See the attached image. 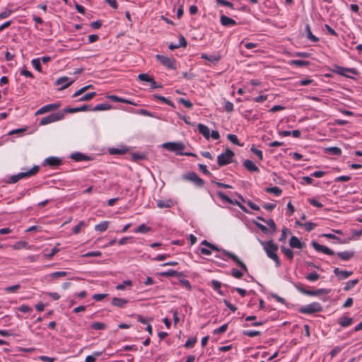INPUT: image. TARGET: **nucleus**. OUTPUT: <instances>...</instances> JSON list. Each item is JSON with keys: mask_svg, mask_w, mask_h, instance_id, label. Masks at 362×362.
I'll use <instances>...</instances> for the list:
<instances>
[{"mask_svg": "<svg viewBox=\"0 0 362 362\" xmlns=\"http://www.w3.org/2000/svg\"><path fill=\"white\" fill-rule=\"evenodd\" d=\"M31 63H32L33 66H34V68L37 71H38L39 72H42V66H41L40 58L33 59L32 60Z\"/></svg>", "mask_w": 362, "mask_h": 362, "instance_id": "nucleus-55", "label": "nucleus"}, {"mask_svg": "<svg viewBox=\"0 0 362 362\" xmlns=\"http://www.w3.org/2000/svg\"><path fill=\"white\" fill-rule=\"evenodd\" d=\"M73 82L74 81H70L69 77L63 76L59 78L57 80L55 84L57 86H60V89H64L68 88L71 84H72Z\"/></svg>", "mask_w": 362, "mask_h": 362, "instance_id": "nucleus-18", "label": "nucleus"}, {"mask_svg": "<svg viewBox=\"0 0 362 362\" xmlns=\"http://www.w3.org/2000/svg\"><path fill=\"white\" fill-rule=\"evenodd\" d=\"M91 87H92L91 85L83 86V88H81L79 90H78L76 92H75L73 94L72 98H77V97L80 96L81 95L84 93L86 90H88Z\"/></svg>", "mask_w": 362, "mask_h": 362, "instance_id": "nucleus-47", "label": "nucleus"}, {"mask_svg": "<svg viewBox=\"0 0 362 362\" xmlns=\"http://www.w3.org/2000/svg\"><path fill=\"white\" fill-rule=\"evenodd\" d=\"M173 206V202L171 200H158L157 202V206L163 209V208H170Z\"/></svg>", "mask_w": 362, "mask_h": 362, "instance_id": "nucleus-38", "label": "nucleus"}, {"mask_svg": "<svg viewBox=\"0 0 362 362\" xmlns=\"http://www.w3.org/2000/svg\"><path fill=\"white\" fill-rule=\"evenodd\" d=\"M161 276L163 277H173V276H180L182 275L181 272H178L177 271L169 269L167 272H163L160 274Z\"/></svg>", "mask_w": 362, "mask_h": 362, "instance_id": "nucleus-30", "label": "nucleus"}, {"mask_svg": "<svg viewBox=\"0 0 362 362\" xmlns=\"http://www.w3.org/2000/svg\"><path fill=\"white\" fill-rule=\"evenodd\" d=\"M260 243L262 245L267 257L275 262L276 267H279L281 266V261L276 254L279 249L278 245L274 243L273 240H269L267 242L260 240Z\"/></svg>", "mask_w": 362, "mask_h": 362, "instance_id": "nucleus-1", "label": "nucleus"}, {"mask_svg": "<svg viewBox=\"0 0 362 362\" xmlns=\"http://www.w3.org/2000/svg\"><path fill=\"white\" fill-rule=\"evenodd\" d=\"M21 288L20 284L6 287L4 290L7 293H16Z\"/></svg>", "mask_w": 362, "mask_h": 362, "instance_id": "nucleus-44", "label": "nucleus"}, {"mask_svg": "<svg viewBox=\"0 0 362 362\" xmlns=\"http://www.w3.org/2000/svg\"><path fill=\"white\" fill-rule=\"evenodd\" d=\"M138 78L141 81H146V82H149L151 81H152V77H151L149 75H148L147 74H140L139 76H138Z\"/></svg>", "mask_w": 362, "mask_h": 362, "instance_id": "nucleus-62", "label": "nucleus"}, {"mask_svg": "<svg viewBox=\"0 0 362 362\" xmlns=\"http://www.w3.org/2000/svg\"><path fill=\"white\" fill-rule=\"evenodd\" d=\"M109 221H105L95 226V230L98 232L105 231L109 226Z\"/></svg>", "mask_w": 362, "mask_h": 362, "instance_id": "nucleus-31", "label": "nucleus"}, {"mask_svg": "<svg viewBox=\"0 0 362 362\" xmlns=\"http://www.w3.org/2000/svg\"><path fill=\"white\" fill-rule=\"evenodd\" d=\"M358 282V279H353L348 281L346 283V286L344 287V291H349L350 289L353 288Z\"/></svg>", "mask_w": 362, "mask_h": 362, "instance_id": "nucleus-46", "label": "nucleus"}, {"mask_svg": "<svg viewBox=\"0 0 362 362\" xmlns=\"http://www.w3.org/2000/svg\"><path fill=\"white\" fill-rule=\"evenodd\" d=\"M289 245L291 248L303 249L304 247V243H301L296 236H291Z\"/></svg>", "mask_w": 362, "mask_h": 362, "instance_id": "nucleus-22", "label": "nucleus"}, {"mask_svg": "<svg viewBox=\"0 0 362 362\" xmlns=\"http://www.w3.org/2000/svg\"><path fill=\"white\" fill-rule=\"evenodd\" d=\"M353 322V319L347 316H342L339 319V324L343 327H346L350 326Z\"/></svg>", "mask_w": 362, "mask_h": 362, "instance_id": "nucleus-28", "label": "nucleus"}, {"mask_svg": "<svg viewBox=\"0 0 362 362\" xmlns=\"http://www.w3.org/2000/svg\"><path fill=\"white\" fill-rule=\"evenodd\" d=\"M156 59L163 66L170 69H176V61L173 57H168L164 55L156 54Z\"/></svg>", "mask_w": 362, "mask_h": 362, "instance_id": "nucleus-9", "label": "nucleus"}, {"mask_svg": "<svg viewBox=\"0 0 362 362\" xmlns=\"http://www.w3.org/2000/svg\"><path fill=\"white\" fill-rule=\"evenodd\" d=\"M132 285V282L131 280H126L123 281L122 284L117 285L116 289L119 291H123L125 289L126 286H131Z\"/></svg>", "mask_w": 362, "mask_h": 362, "instance_id": "nucleus-50", "label": "nucleus"}, {"mask_svg": "<svg viewBox=\"0 0 362 362\" xmlns=\"http://www.w3.org/2000/svg\"><path fill=\"white\" fill-rule=\"evenodd\" d=\"M337 255L341 259L347 261L354 256V252L343 251L338 252Z\"/></svg>", "mask_w": 362, "mask_h": 362, "instance_id": "nucleus-27", "label": "nucleus"}, {"mask_svg": "<svg viewBox=\"0 0 362 362\" xmlns=\"http://www.w3.org/2000/svg\"><path fill=\"white\" fill-rule=\"evenodd\" d=\"M231 275L235 279H241L243 276V272L237 269H233L231 270Z\"/></svg>", "mask_w": 362, "mask_h": 362, "instance_id": "nucleus-60", "label": "nucleus"}, {"mask_svg": "<svg viewBox=\"0 0 362 362\" xmlns=\"http://www.w3.org/2000/svg\"><path fill=\"white\" fill-rule=\"evenodd\" d=\"M71 158L74 160L75 161H83L88 160V156L86 155L81 153H72L71 156Z\"/></svg>", "mask_w": 362, "mask_h": 362, "instance_id": "nucleus-39", "label": "nucleus"}, {"mask_svg": "<svg viewBox=\"0 0 362 362\" xmlns=\"http://www.w3.org/2000/svg\"><path fill=\"white\" fill-rule=\"evenodd\" d=\"M320 276L319 274H317L315 272H313L308 274L305 276V279L309 281H315L318 280L320 279Z\"/></svg>", "mask_w": 362, "mask_h": 362, "instance_id": "nucleus-48", "label": "nucleus"}, {"mask_svg": "<svg viewBox=\"0 0 362 362\" xmlns=\"http://www.w3.org/2000/svg\"><path fill=\"white\" fill-rule=\"evenodd\" d=\"M108 98H110L113 102H116V103H126V104L132 105L134 106L138 105V104L133 100L122 98L118 97L115 95H109Z\"/></svg>", "mask_w": 362, "mask_h": 362, "instance_id": "nucleus-20", "label": "nucleus"}, {"mask_svg": "<svg viewBox=\"0 0 362 362\" xmlns=\"http://www.w3.org/2000/svg\"><path fill=\"white\" fill-rule=\"evenodd\" d=\"M201 58L215 64L221 60V56L219 54L209 55L206 53H202L201 54Z\"/></svg>", "mask_w": 362, "mask_h": 362, "instance_id": "nucleus-23", "label": "nucleus"}, {"mask_svg": "<svg viewBox=\"0 0 362 362\" xmlns=\"http://www.w3.org/2000/svg\"><path fill=\"white\" fill-rule=\"evenodd\" d=\"M103 351H95L92 355L87 356L85 362H95L97 358L102 356Z\"/></svg>", "mask_w": 362, "mask_h": 362, "instance_id": "nucleus-37", "label": "nucleus"}, {"mask_svg": "<svg viewBox=\"0 0 362 362\" xmlns=\"http://www.w3.org/2000/svg\"><path fill=\"white\" fill-rule=\"evenodd\" d=\"M95 92L88 93L78 99V101H88L93 98L96 95Z\"/></svg>", "mask_w": 362, "mask_h": 362, "instance_id": "nucleus-45", "label": "nucleus"}, {"mask_svg": "<svg viewBox=\"0 0 362 362\" xmlns=\"http://www.w3.org/2000/svg\"><path fill=\"white\" fill-rule=\"evenodd\" d=\"M60 106L59 104L57 103H52V104H47L46 105L42 106L40 107L35 113L36 115H42L48 112L54 111L57 110Z\"/></svg>", "mask_w": 362, "mask_h": 362, "instance_id": "nucleus-15", "label": "nucleus"}, {"mask_svg": "<svg viewBox=\"0 0 362 362\" xmlns=\"http://www.w3.org/2000/svg\"><path fill=\"white\" fill-rule=\"evenodd\" d=\"M308 202L312 206H315L317 208H322L323 207V204L322 203L319 202L317 199H315L314 198L308 199Z\"/></svg>", "mask_w": 362, "mask_h": 362, "instance_id": "nucleus-59", "label": "nucleus"}, {"mask_svg": "<svg viewBox=\"0 0 362 362\" xmlns=\"http://www.w3.org/2000/svg\"><path fill=\"white\" fill-rule=\"evenodd\" d=\"M296 288L301 293L308 295V296H320L324 294H327L329 293V291L326 288H319L316 291H311L307 289L308 286L302 284H298L295 286Z\"/></svg>", "mask_w": 362, "mask_h": 362, "instance_id": "nucleus-5", "label": "nucleus"}, {"mask_svg": "<svg viewBox=\"0 0 362 362\" xmlns=\"http://www.w3.org/2000/svg\"><path fill=\"white\" fill-rule=\"evenodd\" d=\"M198 130L200 134H202L204 138L207 140L210 138V130L209 128L203 124H198Z\"/></svg>", "mask_w": 362, "mask_h": 362, "instance_id": "nucleus-25", "label": "nucleus"}, {"mask_svg": "<svg viewBox=\"0 0 362 362\" xmlns=\"http://www.w3.org/2000/svg\"><path fill=\"white\" fill-rule=\"evenodd\" d=\"M162 146L171 152H175L177 155H185L188 156H194L195 155L192 153H182L185 148V145L182 142H166L164 143Z\"/></svg>", "mask_w": 362, "mask_h": 362, "instance_id": "nucleus-2", "label": "nucleus"}, {"mask_svg": "<svg viewBox=\"0 0 362 362\" xmlns=\"http://www.w3.org/2000/svg\"><path fill=\"white\" fill-rule=\"evenodd\" d=\"M87 226V223L84 221H81L73 228L72 231L74 234H78L81 232L82 228H86Z\"/></svg>", "mask_w": 362, "mask_h": 362, "instance_id": "nucleus-40", "label": "nucleus"}, {"mask_svg": "<svg viewBox=\"0 0 362 362\" xmlns=\"http://www.w3.org/2000/svg\"><path fill=\"white\" fill-rule=\"evenodd\" d=\"M305 33H306V37L307 38L313 42H317L319 41V38L317 37L315 35H314L313 33H312V31H311V29H310V26L309 24H307L305 25Z\"/></svg>", "mask_w": 362, "mask_h": 362, "instance_id": "nucleus-29", "label": "nucleus"}, {"mask_svg": "<svg viewBox=\"0 0 362 362\" xmlns=\"http://www.w3.org/2000/svg\"><path fill=\"white\" fill-rule=\"evenodd\" d=\"M228 329V324L221 325L219 328L214 330V334H220L224 333Z\"/></svg>", "mask_w": 362, "mask_h": 362, "instance_id": "nucleus-61", "label": "nucleus"}, {"mask_svg": "<svg viewBox=\"0 0 362 362\" xmlns=\"http://www.w3.org/2000/svg\"><path fill=\"white\" fill-rule=\"evenodd\" d=\"M223 107L227 112H231L233 111V104L230 101H226L224 103Z\"/></svg>", "mask_w": 362, "mask_h": 362, "instance_id": "nucleus-64", "label": "nucleus"}, {"mask_svg": "<svg viewBox=\"0 0 362 362\" xmlns=\"http://www.w3.org/2000/svg\"><path fill=\"white\" fill-rule=\"evenodd\" d=\"M296 223L298 224L299 226L303 227L305 229V230H307L308 232L313 230L317 226V224L315 223H313V222H307V223L303 224V223H300L298 221H297Z\"/></svg>", "mask_w": 362, "mask_h": 362, "instance_id": "nucleus-42", "label": "nucleus"}, {"mask_svg": "<svg viewBox=\"0 0 362 362\" xmlns=\"http://www.w3.org/2000/svg\"><path fill=\"white\" fill-rule=\"evenodd\" d=\"M59 251L58 248L54 247L49 253H45L44 257L47 259H51Z\"/></svg>", "mask_w": 362, "mask_h": 362, "instance_id": "nucleus-58", "label": "nucleus"}, {"mask_svg": "<svg viewBox=\"0 0 362 362\" xmlns=\"http://www.w3.org/2000/svg\"><path fill=\"white\" fill-rule=\"evenodd\" d=\"M111 105L108 103H102L97 105L91 109V111H104V110H108L111 109Z\"/></svg>", "mask_w": 362, "mask_h": 362, "instance_id": "nucleus-33", "label": "nucleus"}, {"mask_svg": "<svg viewBox=\"0 0 362 362\" xmlns=\"http://www.w3.org/2000/svg\"><path fill=\"white\" fill-rule=\"evenodd\" d=\"M250 151L255 155H256L260 160H263V153L261 150L256 148L255 146L254 145H252V147L250 148Z\"/></svg>", "mask_w": 362, "mask_h": 362, "instance_id": "nucleus-56", "label": "nucleus"}, {"mask_svg": "<svg viewBox=\"0 0 362 362\" xmlns=\"http://www.w3.org/2000/svg\"><path fill=\"white\" fill-rule=\"evenodd\" d=\"M243 166L250 172H258L259 168L255 163L250 160H245L243 162Z\"/></svg>", "mask_w": 362, "mask_h": 362, "instance_id": "nucleus-24", "label": "nucleus"}, {"mask_svg": "<svg viewBox=\"0 0 362 362\" xmlns=\"http://www.w3.org/2000/svg\"><path fill=\"white\" fill-rule=\"evenodd\" d=\"M281 250L282 253L289 259L293 260L294 257V252L290 249L287 248L285 246L281 247Z\"/></svg>", "mask_w": 362, "mask_h": 362, "instance_id": "nucleus-32", "label": "nucleus"}, {"mask_svg": "<svg viewBox=\"0 0 362 362\" xmlns=\"http://www.w3.org/2000/svg\"><path fill=\"white\" fill-rule=\"evenodd\" d=\"M151 230V228L148 227L146 224H141L136 230H134V233H146Z\"/></svg>", "mask_w": 362, "mask_h": 362, "instance_id": "nucleus-43", "label": "nucleus"}, {"mask_svg": "<svg viewBox=\"0 0 362 362\" xmlns=\"http://www.w3.org/2000/svg\"><path fill=\"white\" fill-rule=\"evenodd\" d=\"M183 179L194 182L197 187H203L204 185V181L194 172H190L184 175Z\"/></svg>", "mask_w": 362, "mask_h": 362, "instance_id": "nucleus-10", "label": "nucleus"}, {"mask_svg": "<svg viewBox=\"0 0 362 362\" xmlns=\"http://www.w3.org/2000/svg\"><path fill=\"white\" fill-rule=\"evenodd\" d=\"M234 156V152L230 148H227L222 153L218 156L217 163L219 166L228 165L233 162V158Z\"/></svg>", "mask_w": 362, "mask_h": 362, "instance_id": "nucleus-4", "label": "nucleus"}, {"mask_svg": "<svg viewBox=\"0 0 362 362\" xmlns=\"http://www.w3.org/2000/svg\"><path fill=\"white\" fill-rule=\"evenodd\" d=\"M197 337H191V338H189L187 341L185 342L184 346L186 348V349H190V348H192L194 344L197 343Z\"/></svg>", "mask_w": 362, "mask_h": 362, "instance_id": "nucleus-49", "label": "nucleus"}, {"mask_svg": "<svg viewBox=\"0 0 362 362\" xmlns=\"http://www.w3.org/2000/svg\"><path fill=\"white\" fill-rule=\"evenodd\" d=\"M62 164V160L58 157L50 156L45 160V165L56 168Z\"/></svg>", "mask_w": 362, "mask_h": 362, "instance_id": "nucleus-14", "label": "nucleus"}, {"mask_svg": "<svg viewBox=\"0 0 362 362\" xmlns=\"http://www.w3.org/2000/svg\"><path fill=\"white\" fill-rule=\"evenodd\" d=\"M107 327L103 322H94L91 325V328L96 330H103Z\"/></svg>", "mask_w": 362, "mask_h": 362, "instance_id": "nucleus-54", "label": "nucleus"}, {"mask_svg": "<svg viewBox=\"0 0 362 362\" xmlns=\"http://www.w3.org/2000/svg\"><path fill=\"white\" fill-rule=\"evenodd\" d=\"M39 170L40 167L38 165H35L26 172H21L16 175L11 176L8 179V183L13 184L18 182L21 179L30 177L36 175Z\"/></svg>", "mask_w": 362, "mask_h": 362, "instance_id": "nucleus-3", "label": "nucleus"}, {"mask_svg": "<svg viewBox=\"0 0 362 362\" xmlns=\"http://www.w3.org/2000/svg\"><path fill=\"white\" fill-rule=\"evenodd\" d=\"M201 245H205L207 247V248L206 247H200L199 248L200 253L203 255H211V250H215V251L220 250L217 246L209 243L206 240H203L202 242Z\"/></svg>", "mask_w": 362, "mask_h": 362, "instance_id": "nucleus-11", "label": "nucleus"}, {"mask_svg": "<svg viewBox=\"0 0 362 362\" xmlns=\"http://www.w3.org/2000/svg\"><path fill=\"white\" fill-rule=\"evenodd\" d=\"M66 274H67V272H53L47 276H44V279L45 280L50 281L51 278L59 279V278L66 276Z\"/></svg>", "mask_w": 362, "mask_h": 362, "instance_id": "nucleus-26", "label": "nucleus"}, {"mask_svg": "<svg viewBox=\"0 0 362 362\" xmlns=\"http://www.w3.org/2000/svg\"><path fill=\"white\" fill-rule=\"evenodd\" d=\"M228 139L233 144L242 146L243 144H240L239 140L238 139V136L235 134H228L227 135Z\"/></svg>", "mask_w": 362, "mask_h": 362, "instance_id": "nucleus-53", "label": "nucleus"}, {"mask_svg": "<svg viewBox=\"0 0 362 362\" xmlns=\"http://www.w3.org/2000/svg\"><path fill=\"white\" fill-rule=\"evenodd\" d=\"M216 1L218 4H220V5L224 6H227L232 9L234 8L233 4L231 2L228 1L226 0H216Z\"/></svg>", "mask_w": 362, "mask_h": 362, "instance_id": "nucleus-63", "label": "nucleus"}, {"mask_svg": "<svg viewBox=\"0 0 362 362\" xmlns=\"http://www.w3.org/2000/svg\"><path fill=\"white\" fill-rule=\"evenodd\" d=\"M290 233L289 230L286 227H284L281 230V236L279 239L280 242H285L287 238V235Z\"/></svg>", "mask_w": 362, "mask_h": 362, "instance_id": "nucleus-52", "label": "nucleus"}, {"mask_svg": "<svg viewBox=\"0 0 362 362\" xmlns=\"http://www.w3.org/2000/svg\"><path fill=\"white\" fill-rule=\"evenodd\" d=\"M217 195L218 196L219 198L226 201L227 203L235 204V205L238 206L244 211H247L245 207L244 206H243L239 202H238L236 200L235 202H233L228 196L225 194L223 192L218 191Z\"/></svg>", "mask_w": 362, "mask_h": 362, "instance_id": "nucleus-16", "label": "nucleus"}, {"mask_svg": "<svg viewBox=\"0 0 362 362\" xmlns=\"http://www.w3.org/2000/svg\"><path fill=\"white\" fill-rule=\"evenodd\" d=\"M243 334L249 337H255L257 336H259L261 334V332L259 331L256 330H245L243 331Z\"/></svg>", "mask_w": 362, "mask_h": 362, "instance_id": "nucleus-51", "label": "nucleus"}, {"mask_svg": "<svg viewBox=\"0 0 362 362\" xmlns=\"http://www.w3.org/2000/svg\"><path fill=\"white\" fill-rule=\"evenodd\" d=\"M128 303V299L117 297H114L111 301V304L117 308H124Z\"/></svg>", "mask_w": 362, "mask_h": 362, "instance_id": "nucleus-21", "label": "nucleus"}, {"mask_svg": "<svg viewBox=\"0 0 362 362\" xmlns=\"http://www.w3.org/2000/svg\"><path fill=\"white\" fill-rule=\"evenodd\" d=\"M332 71L334 74L348 77L351 78L349 74H351L353 75H358V71L355 68H345L342 67L338 65H334V68L332 69Z\"/></svg>", "mask_w": 362, "mask_h": 362, "instance_id": "nucleus-7", "label": "nucleus"}, {"mask_svg": "<svg viewBox=\"0 0 362 362\" xmlns=\"http://www.w3.org/2000/svg\"><path fill=\"white\" fill-rule=\"evenodd\" d=\"M325 151L334 156H340L341 154V149L336 146L326 148Z\"/></svg>", "mask_w": 362, "mask_h": 362, "instance_id": "nucleus-34", "label": "nucleus"}, {"mask_svg": "<svg viewBox=\"0 0 362 362\" xmlns=\"http://www.w3.org/2000/svg\"><path fill=\"white\" fill-rule=\"evenodd\" d=\"M12 248L16 250H19L21 249H27V248H28V245L25 241H18L12 245Z\"/></svg>", "mask_w": 362, "mask_h": 362, "instance_id": "nucleus-41", "label": "nucleus"}, {"mask_svg": "<svg viewBox=\"0 0 362 362\" xmlns=\"http://www.w3.org/2000/svg\"><path fill=\"white\" fill-rule=\"evenodd\" d=\"M311 245L313 247V248L317 252H321L327 255H334V252L332 250H331L330 248H329L327 246L320 245L316 241H313L311 243Z\"/></svg>", "mask_w": 362, "mask_h": 362, "instance_id": "nucleus-13", "label": "nucleus"}, {"mask_svg": "<svg viewBox=\"0 0 362 362\" xmlns=\"http://www.w3.org/2000/svg\"><path fill=\"white\" fill-rule=\"evenodd\" d=\"M127 150L123 148H113L110 150L112 155H123L126 153Z\"/></svg>", "mask_w": 362, "mask_h": 362, "instance_id": "nucleus-57", "label": "nucleus"}, {"mask_svg": "<svg viewBox=\"0 0 362 362\" xmlns=\"http://www.w3.org/2000/svg\"><path fill=\"white\" fill-rule=\"evenodd\" d=\"M65 114L62 112H57L55 113L50 114L49 115L42 117L40 119V125L44 126L48 124L55 122L64 119Z\"/></svg>", "mask_w": 362, "mask_h": 362, "instance_id": "nucleus-8", "label": "nucleus"}, {"mask_svg": "<svg viewBox=\"0 0 362 362\" xmlns=\"http://www.w3.org/2000/svg\"><path fill=\"white\" fill-rule=\"evenodd\" d=\"M322 310V306L318 302H313L310 304L300 307L298 310L299 313L307 315L320 313Z\"/></svg>", "mask_w": 362, "mask_h": 362, "instance_id": "nucleus-6", "label": "nucleus"}, {"mask_svg": "<svg viewBox=\"0 0 362 362\" xmlns=\"http://www.w3.org/2000/svg\"><path fill=\"white\" fill-rule=\"evenodd\" d=\"M153 97L157 100H160L163 103H165V104L173 107V108L175 107L174 103L167 98H165V97L159 95H153Z\"/></svg>", "mask_w": 362, "mask_h": 362, "instance_id": "nucleus-35", "label": "nucleus"}, {"mask_svg": "<svg viewBox=\"0 0 362 362\" xmlns=\"http://www.w3.org/2000/svg\"><path fill=\"white\" fill-rule=\"evenodd\" d=\"M265 191L268 193L274 194L275 196H277V197L280 196L282 194V189L276 186L267 187L265 189Z\"/></svg>", "mask_w": 362, "mask_h": 362, "instance_id": "nucleus-36", "label": "nucleus"}, {"mask_svg": "<svg viewBox=\"0 0 362 362\" xmlns=\"http://www.w3.org/2000/svg\"><path fill=\"white\" fill-rule=\"evenodd\" d=\"M223 252L233 262H235L244 272H247V267L246 264L243 261H241L236 255L226 250H223Z\"/></svg>", "mask_w": 362, "mask_h": 362, "instance_id": "nucleus-12", "label": "nucleus"}, {"mask_svg": "<svg viewBox=\"0 0 362 362\" xmlns=\"http://www.w3.org/2000/svg\"><path fill=\"white\" fill-rule=\"evenodd\" d=\"M334 274L338 277L339 279L343 280L351 276L353 274V272L341 270L339 268L337 267L334 269Z\"/></svg>", "mask_w": 362, "mask_h": 362, "instance_id": "nucleus-17", "label": "nucleus"}, {"mask_svg": "<svg viewBox=\"0 0 362 362\" xmlns=\"http://www.w3.org/2000/svg\"><path fill=\"white\" fill-rule=\"evenodd\" d=\"M220 23L222 25L225 27H233L238 24L235 20L225 15H221L220 16Z\"/></svg>", "mask_w": 362, "mask_h": 362, "instance_id": "nucleus-19", "label": "nucleus"}]
</instances>
